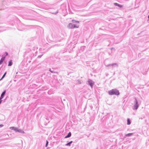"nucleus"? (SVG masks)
<instances>
[{
    "label": "nucleus",
    "mask_w": 149,
    "mask_h": 149,
    "mask_svg": "<svg viewBox=\"0 0 149 149\" xmlns=\"http://www.w3.org/2000/svg\"><path fill=\"white\" fill-rule=\"evenodd\" d=\"M110 95H118L119 94V92L116 89H112L108 92Z\"/></svg>",
    "instance_id": "1"
},
{
    "label": "nucleus",
    "mask_w": 149,
    "mask_h": 149,
    "mask_svg": "<svg viewBox=\"0 0 149 149\" xmlns=\"http://www.w3.org/2000/svg\"><path fill=\"white\" fill-rule=\"evenodd\" d=\"M10 129L12 130H14L16 132H21V131L19 130L17 128L15 127H10Z\"/></svg>",
    "instance_id": "2"
},
{
    "label": "nucleus",
    "mask_w": 149,
    "mask_h": 149,
    "mask_svg": "<svg viewBox=\"0 0 149 149\" xmlns=\"http://www.w3.org/2000/svg\"><path fill=\"white\" fill-rule=\"evenodd\" d=\"M5 57L4 56L1 58L0 61V65L2 64L5 59Z\"/></svg>",
    "instance_id": "3"
},
{
    "label": "nucleus",
    "mask_w": 149,
    "mask_h": 149,
    "mask_svg": "<svg viewBox=\"0 0 149 149\" xmlns=\"http://www.w3.org/2000/svg\"><path fill=\"white\" fill-rule=\"evenodd\" d=\"M88 82L89 84L91 87H92L93 84V83L92 82V81L91 80H89L88 81Z\"/></svg>",
    "instance_id": "4"
},
{
    "label": "nucleus",
    "mask_w": 149,
    "mask_h": 149,
    "mask_svg": "<svg viewBox=\"0 0 149 149\" xmlns=\"http://www.w3.org/2000/svg\"><path fill=\"white\" fill-rule=\"evenodd\" d=\"M69 27L70 28H72L74 27V26L72 24H69Z\"/></svg>",
    "instance_id": "5"
},
{
    "label": "nucleus",
    "mask_w": 149,
    "mask_h": 149,
    "mask_svg": "<svg viewBox=\"0 0 149 149\" xmlns=\"http://www.w3.org/2000/svg\"><path fill=\"white\" fill-rule=\"evenodd\" d=\"M5 93H6V91H3L2 93L1 94V97H0V98H1V99H2L3 98V96L4 95Z\"/></svg>",
    "instance_id": "6"
},
{
    "label": "nucleus",
    "mask_w": 149,
    "mask_h": 149,
    "mask_svg": "<svg viewBox=\"0 0 149 149\" xmlns=\"http://www.w3.org/2000/svg\"><path fill=\"white\" fill-rule=\"evenodd\" d=\"M71 135V134L70 132H69L68 134L65 137V138H67L70 137Z\"/></svg>",
    "instance_id": "7"
},
{
    "label": "nucleus",
    "mask_w": 149,
    "mask_h": 149,
    "mask_svg": "<svg viewBox=\"0 0 149 149\" xmlns=\"http://www.w3.org/2000/svg\"><path fill=\"white\" fill-rule=\"evenodd\" d=\"M135 102H136V105L135 106V109H136L138 107V105H137L138 102H137V101L136 100Z\"/></svg>",
    "instance_id": "8"
},
{
    "label": "nucleus",
    "mask_w": 149,
    "mask_h": 149,
    "mask_svg": "<svg viewBox=\"0 0 149 149\" xmlns=\"http://www.w3.org/2000/svg\"><path fill=\"white\" fill-rule=\"evenodd\" d=\"M12 65V61L10 60L9 62L8 66H11Z\"/></svg>",
    "instance_id": "9"
},
{
    "label": "nucleus",
    "mask_w": 149,
    "mask_h": 149,
    "mask_svg": "<svg viewBox=\"0 0 149 149\" xmlns=\"http://www.w3.org/2000/svg\"><path fill=\"white\" fill-rule=\"evenodd\" d=\"M114 5L116 6H118V7H122V5L119 4H118V3H115Z\"/></svg>",
    "instance_id": "10"
},
{
    "label": "nucleus",
    "mask_w": 149,
    "mask_h": 149,
    "mask_svg": "<svg viewBox=\"0 0 149 149\" xmlns=\"http://www.w3.org/2000/svg\"><path fill=\"white\" fill-rule=\"evenodd\" d=\"M131 122L129 118H128L127 119V124L128 125H129L130 124Z\"/></svg>",
    "instance_id": "11"
},
{
    "label": "nucleus",
    "mask_w": 149,
    "mask_h": 149,
    "mask_svg": "<svg viewBox=\"0 0 149 149\" xmlns=\"http://www.w3.org/2000/svg\"><path fill=\"white\" fill-rule=\"evenodd\" d=\"M133 134V133H129L126 135V136H130Z\"/></svg>",
    "instance_id": "12"
},
{
    "label": "nucleus",
    "mask_w": 149,
    "mask_h": 149,
    "mask_svg": "<svg viewBox=\"0 0 149 149\" xmlns=\"http://www.w3.org/2000/svg\"><path fill=\"white\" fill-rule=\"evenodd\" d=\"M6 72L5 73L3 76H2V77L1 79H0V80H1L2 79H3L5 76V75H6Z\"/></svg>",
    "instance_id": "13"
},
{
    "label": "nucleus",
    "mask_w": 149,
    "mask_h": 149,
    "mask_svg": "<svg viewBox=\"0 0 149 149\" xmlns=\"http://www.w3.org/2000/svg\"><path fill=\"white\" fill-rule=\"evenodd\" d=\"M72 143V141H71L70 142L68 143H67L66 144V146H68V145H70V144Z\"/></svg>",
    "instance_id": "14"
},
{
    "label": "nucleus",
    "mask_w": 149,
    "mask_h": 149,
    "mask_svg": "<svg viewBox=\"0 0 149 149\" xmlns=\"http://www.w3.org/2000/svg\"><path fill=\"white\" fill-rule=\"evenodd\" d=\"M48 141H46V145H45V147H47V145L48 144Z\"/></svg>",
    "instance_id": "15"
},
{
    "label": "nucleus",
    "mask_w": 149,
    "mask_h": 149,
    "mask_svg": "<svg viewBox=\"0 0 149 149\" xmlns=\"http://www.w3.org/2000/svg\"><path fill=\"white\" fill-rule=\"evenodd\" d=\"M6 56L8 55V53H7L6 52Z\"/></svg>",
    "instance_id": "16"
},
{
    "label": "nucleus",
    "mask_w": 149,
    "mask_h": 149,
    "mask_svg": "<svg viewBox=\"0 0 149 149\" xmlns=\"http://www.w3.org/2000/svg\"><path fill=\"white\" fill-rule=\"evenodd\" d=\"M148 18L149 19V15L148 16Z\"/></svg>",
    "instance_id": "17"
}]
</instances>
